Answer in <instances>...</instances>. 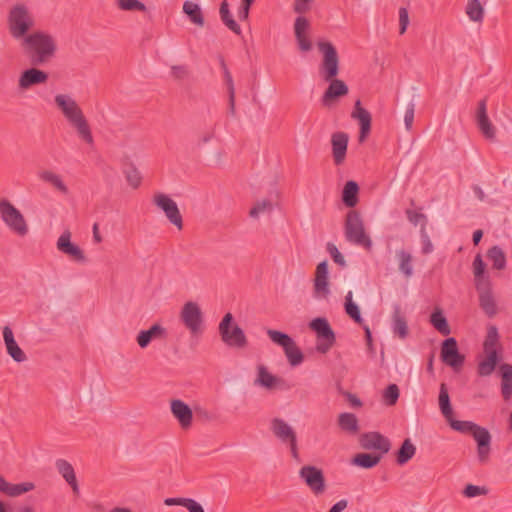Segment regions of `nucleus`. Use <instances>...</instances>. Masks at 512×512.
<instances>
[{"mask_svg": "<svg viewBox=\"0 0 512 512\" xmlns=\"http://www.w3.org/2000/svg\"><path fill=\"white\" fill-rule=\"evenodd\" d=\"M19 42L22 52L33 66L49 62L57 52L55 37L44 30L32 31Z\"/></svg>", "mask_w": 512, "mask_h": 512, "instance_id": "1", "label": "nucleus"}, {"mask_svg": "<svg viewBox=\"0 0 512 512\" xmlns=\"http://www.w3.org/2000/svg\"><path fill=\"white\" fill-rule=\"evenodd\" d=\"M54 102L68 124L75 130L78 138L87 145L93 146L92 129L76 100L69 94H57L54 97Z\"/></svg>", "mask_w": 512, "mask_h": 512, "instance_id": "2", "label": "nucleus"}, {"mask_svg": "<svg viewBox=\"0 0 512 512\" xmlns=\"http://www.w3.org/2000/svg\"><path fill=\"white\" fill-rule=\"evenodd\" d=\"M7 26L11 37L20 41L32 32L35 17L27 5L17 3L8 12Z\"/></svg>", "mask_w": 512, "mask_h": 512, "instance_id": "3", "label": "nucleus"}, {"mask_svg": "<svg viewBox=\"0 0 512 512\" xmlns=\"http://www.w3.org/2000/svg\"><path fill=\"white\" fill-rule=\"evenodd\" d=\"M502 347L496 326H490L483 342L484 358L478 362L477 373L481 377L490 376L500 362Z\"/></svg>", "mask_w": 512, "mask_h": 512, "instance_id": "4", "label": "nucleus"}, {"mask_svg": "<svg viewBox=\"0 0 512 512\" xmlns=\"http://www.w3.org/2000/svg\"><path fill=\"white\" fill-rule=\"evenodd\" d=\"M344 234L348 242L368 250L371 249L372 241L365 231L363 220L358 211L350 210L346 214Z\"/></svg>", "mask_w": 512, "mask_h": 512, "instance_id": "5", "label": "nucleus"}, {"mask_svg": "<svg viewBox=\"0 0 512 512\" xmlns=\"http://www.w3.org/2000/svg\"><path fill=\"white\" fill-rule=\"evenodd\" d=\"M0 219L11 232L19 237H24L29 232L24 215L6 198L0 199Z\"/></svg>", "mask_w": 512, "mask_h": 512, "instance_id": "6", "label": "nucleus"}, {"mask_svg": "<svg viewBox=\"0 0 512 512\" xmlns=\"http://www.w3.org/2000/svg\"><path fill=\"white\" fill-rule=\"evenodd\" d=\"M219 334L221 340L230 348L245 349L248 345L247 337L243 329L236 323L231 313H227L219 323Z\"/></svg>", "mask_w": 512, "mask_h": 512, "instance_id": "7", "label": "nucleus"}, {"mask_svg": "<svg viewBox=\"0 0 512 512\" xmlns=\"http://www.w3.org/2000/svg\"><path fill=\"white\" fill-rule=\"evenodd\" d=\"M317 47L323 56L319 65V74L324 81L333 80L338 76L340 69L338 52L328 41H319Z\"/></svg>", "mask_w": 512, "mask_h": 512, "instance_id": "8", "label": "nucleus"}, {"mask_svg": "<svg viewBox=\"0 0 512 512\" xmlns=\"http://www.w3.org/2000/svg\"><path fill=\"white\" fill-rule=\"evenodd\" d=\"M267 335L272 342L284 349V353L291 366L295 367L303 362L304 356L302 351L298 348L295 341L288 334L269 329L267 330Z\"/></svg>", "mask_w": 512, "mask_h": 512, "instance_id": "9", "label": "nucleus"}, {"mask_svg": "<svg viewBox=\"0 0 512 512\" xmlns=\"http://www.w3.org/2000/svg\"><path fill=\"white\" fill-rule=\"evenodd\" d=\"M309 327L317 336L316 350L323 354L327 353L336 340L328 320L322 317L315 318L309 323Z\"/></svg>", "mask_w": 512, "mask_h": 512, "instance_id": "10", "label": "nucleus"}, {"mask_svg": "<svg viewBox=\"0 0 512 512\" xmlns=\"http://www.w3.org/2000/svg\"><path fill=\"white\" fill-rule=\"evenodd\" d=\"M271 430L278 440L289 447L291 456L299 461L300 458L295 430L281 418L271 420Z\"/></svg>", "mask_w": 512, "mask_h": 512, "instance_id": "11", "label": "nucleus"}, {"mask_svg": "<svg viewBox=\"0 0 512 512\" xmlns=\"http://www.w3.org/2000/svg\"><path fill=\"white\" fill-rule=\"evenodd\" d=\"M180 320L192 335L203 332V313L196 302H186L180 312Z\"/></svg>", "mask_w": 512, "mask_h": 512, "instance_id": "12", "label": "nucleus"}, {"mask_svg": "<svg viewBox=\"0 0 512 512\" xmlns=\"http://www.w3.org/2000/svg\"><path fill=\"white\" fill-rule=\"evenodd\" d=\"M153 203L161 209L168 221L179 231L183 229V217L177 203L164 193H156L153 196Z\"/></svg>", "mask_w": 512, "mask_h": 512, "instance_id": "13", "label": "nucleus"}, {"mask_svg": "<svg viewBox=\"0 0 512 512\" xmlns=\"http://www.w3.org/2000/svg\"><path fill=\"white\" fill-rule=\"evenodd\" d=\"M299 477L305 482L315 496L326 491V481L323 471L313 465H305L299 470Z\"/></svg>", "mask_w": 512, "mask_h": 512, "instance_id": "14", "label": "nucleus"}, {"mask_svg": "<svg viewBox=\"0 0 512 512\" xmlns=\"http://www.w3.org/2000/svg\"><path fill=\"white\" fill-rule=\"evenodd\" d=\"M442 361L455 371L461 369L464 364L465 357L458 351L457 341L454 338H447L443 341L441 347Z\"/></svg>", "mask_w": 512, "mask_h": 512, "instance_id": "15", "label": "nucleus"}, {"mask_svg": "<svg viewBox=\"0 0 512 512\" xmlns=\"http://www.w3.org/2000/svg\"><path fill=\"white\" fill-rule=\"evenodd\" d=\"M360 446L365 450H378L379 454H386L391 448V443L388 438L379 432L363 433L359 437Z\"/></svg>", "mask_w": 512, "mask_h": 512, "instance_id": "16", "label": "nucleus"}, {"mask_svg": "<svg viewBox=\"0 0 512 512\" xmlns=\"http://www.w3.org/2000/svg\"><path fill=\"white\" fill-rule=\"evenodd\" d=\"M57 249L63 254L68 255L74 261L84 263L86 262V256L84 251L71 242V232L69 230H65L57 240L56 243Z\"/></svg>", "mask_w": 512, "mask_h": 512, "instance_id": "17", "label": "nucleus"}, {"mask_svg": "<svg viewBox=\"0 0 512 512\" xmlns=\"http://www.w3.org/2000/svg\"><path fill=\"white\" fill-rule=\"evenodd\" d=\"M349 136L345 132H335L331 135L332 158L336 166L346 160Z\"/></svg>", "mask_w": 512, "mask_h": 512, "instance_id": "18", "label": "nucleus"}, {"mask_svg": "<svg viewBox=\"0 0 512 512\" xmlns=\"http://www.w3.org/2000/svg\"><path fill=\"white\" fill-rule=\"evenodd\" d=\"M48 80V74L36 67L23 71L18 79V87L20 90H28L32 86L44 84Z\"/></svg>", "mask_w": 512, "mask_h": 512, "instance_id": "19", "label": "nucleus"}, {"mask_svg": "<svg viewBox=\"0 0 512 512\" xmlns=\"http://www.w3.org/2000/svg\"><path fill=\"white\" fill-rule=\"evenodd\" d=\"M477 126L482 135L488 140H494L496 129L487 115L486 99L479 101L476 113Z\"/></svg>", "mask_w": 512, "mask_h": 512, "instance_id": "20", "label": "nucleus"}, {"mask_svg": "<svg viewBox=\"0 0 512 512\" xmlns=\"http://www.w3.org/2000/svg\"><path fill=\"white\" fill-rule=\"evenodd\" d=\"M172 415L177 419L182 429H188L192 425L193 412L191 408L180 399H173L170 402Z\"/></svg>", "mask_w": 512, "mask_h": 512, "instance_id": "21", "label": "nucleus"}, {"mask_svg": "<svg viewBox=\"0 0 512 512\" xmlns=\"http://www.w3.org/2000/svg\"><path fill=\"white\" fill-rule=\"evenodd\" d=\"M314 293L318 298H326L330 294L328 281V263L320 262L315 271Z\"/></svg>", "mask_w": 512, "mask_h": 512, "instance_id": "22", "label": "nucleus"}, {"mask_svg": "<svg viewBox=\"0 0 512 512\" xmlns=\"http://www.w3.org/2000/svg\"><path fill=\"white\" fill-rule=\"evenodd\" d=\"M2 334L7 354L17 363L25 362L27 356L16 342L12 329L4 326Z\"/></svg>", "mask_w": 512, "mask_h": 512, "instance_id": "23", "label": "nucleus"}, {"mask_svg": "<svg viewBox=\"0 0 512 512\" xmlns=\"http://www.w3.org/2000/svg\"><path fill=\"white\" fill-rule=\"evenodd\" d=\"M353 119L358 120L360 125L359 142L362 143L368 137L371 130V114L362 107L361 101L358 99L355 102L354 109L351 113Z\"/></svg>", "mask_w": 512, "mask_h": 512, "instance_id": "24", "label": "nucleus"}, {"mask_svg": "<svg viewBox=\"0 0 512 512\" xmlns=\"http://www.w3.org/2000/svg\"><path fill=\"white\" fill-rule=\"evenodd\" d=\"M329 86L322 96V104L330 106L336 99L346 96L349 92L348 86L343 80L333 78L328 80Z\"/></svg>", "mask_w": 512, "mask_h": 512, "instance_id": "25", "label": "nucleus"}, {"mask_svg": "<svg viewBox=\"0 0 512 512\" xmlns=\"http://www.w3.org/2000/svg\"><path fill=\"white\" fill-rule=\"evenodd\" d=\"M479 294V306L483 312L489 317H494L498 310L495 298L492 293V287L490 285H484L475 287Z\"/></svg>", "mask_w": 512, "mask_h": 512, "instance_id": "26", "label": "nucleus"}, {"mask_svg": "<svg viewBox=\"0 0 512 512\" xmlns=\"http://www.w3.org/2000/svg\"><path fill=\"white\" fill-rule=\"evenodd\" d=\"M308 28L309 21L303 16H298L294 23V33L298 47L302 52H308L312 49V42L305 34Z\"/></svg>", "mask_w": 512, "mask_h": 512, "instance_id": "27", "label": "nucleus"}, {"mask_svg": "<svg viewBox=\"0 0 512 512\" xmlns=\"http://www.w3.org/2000/svg\"><path fill=\"white\" fill-rule=\"evenodd\" d=\"M165 335V328L160 324H154L148 330H141L136 337V341L139 347L144 349L148 347L153 340L162 339Z\"/></svg>", "mask_w": 512, "mask_h": 512, "instance_id": "28", "label": "nucleus"}, {"mask_svg": "<svg viewBox=\"0 0 512 512\" xmlns=\"http://www.w3.org/2000/svg\"><path fill=\"white\" fill-rule=\"evenodd\" d=\"M35 488L32 482H23L12 484L5 480L0 474V492L9 497H18L24 493L30 492Z\"/></svg>", "mask_w": 512, "mask_h": 512, "instance_id": "29", "label": "nucleus"}, {"mask_svg": "<svg viewBox=\"0 0 512 512\" xmlns=\"http://www.w3.org/2000/svg\"><path fill=\"white\" fill-rule=\"evenodd\" d=\"M55 466L59 474L70 485L74 494H79V486L73 466L65 459H58Z\"/></svg>", "mask_w": 512, "mask_h": 512, "instance_id": "30", "label": "nucleus"}, {"mask_svg": "<svg viewBox=\"0 0 512 512\" xmlns=\"http://www.w3.org/2000/svg\"><path fill=\"white\" fill-rule=\"evenodd\" d=\"M283 383V380L271 374L267 367L260 364L257 366V377L254 381L255 385L266 389H273Z\"/></svg>", "mask_w": 512, "mask_h": 512, "instance_id": "31", "label": "nucleus"}, {"mask_svg": "<svg viewBox=\"0 0 512 512\" xmlns=\"http://www.w3.org/2000/svg\"><path fill=\"white\" fill-rule=\"evenodd\" d=\"M219 63L220 67L223 71V77L225 84L227 86V92H228V102H229V113L232 116H235L236 114V108H235V87L232 75L225 63V60L222 56L219 57Z\"/></svg>", "mask_w": 512, "mask_h": 512, "instance_id": "32", "label": "nucleus"}, {"mask_svg": "<svg viewBox=\"0 0 512 512\" xmlns=\"http://www.w3.org/2000/svg\"><path fill=\"white\" fill-rule=\"evenodd\" d=\"M38 178L51 185L54 189L59 191L60 193L66 195L69 190L66 184L64 183L62 177L51 170H42L38 172Z\"/></svg>", "mask_w": 512, "mask_h": 512, "instance_id": "33", "label": "nucleus"}, {"mask_svg": "<svg viewBox=\"0 0 512 512\" xmlns=\"http://www.w3.org/2000/svg\"><path fill=\"white\" fill-rule=\"evenodd\" d=\"M501 376V394L504 400H509L512 396V365L503 363L499 366Z\"/></svg>", "mask_w": 512, "mask_h": 512, "instance_id": "34", "label": "nucleus"}, {"mask_svg": "<svg viewBox=\"0 0 512 512\" xmlns=\"http://www.w3.org/2000/svg\"><path fill=\"white\" fill-rule=\"evenodd\" d=\"M475 287L490 285L491 281L488 275L485 274L486 264L482 256L477 254L472 263Z\"/></svg>", "mask_w": 512, "mask_h": 512, "instance_id": "35", "label": "nucleus"}, {"mask_svg": "<svg viewBox=\"0 0 512 512\" xmlns=\"http://www.w3.org/2000/svg\"><path fill=\"white\" fill-rule=\"evenodd\" d=\"M438 404L442 415L445 417L446 420H450V418L453 416V409L451 406L448 387L445 383L440 384Z\"/></svg>", "mask_w": 512, "mask_h": 512, "instance_id": "36", "label": "nucleus"}, {"mask_svg": "<svg viewBox=\"0 0 512 512\" xmlns=\"http://www.w3.org/2000/svg\"><path fill=\"white\" fill-rule=\"evenodd\" d=\"M359 186L355 181H347L342 192V201L349 207L353 208L358 203Z\"/></svg>", "mask_w": 512, "mask_h": 512, "instance_id": "37", "label": "nucleus"}, {"mask_svg": "<svg viewBox=\"0 0 512 512\" xmlns=\"http://www.w3.org/2000/svg\"><path fill=\"white\" fill-rule=\"evenodd\" d=\"M392 329L395 335L401 339H405L408 336V325L405 317L401 314L400 309L397 307L392 317Z\"/></svg>", "mask_w": 512, "mask_h": 512, "instance_id": "38", "label": "nucleus"}, {"mask_svg": "<svg viewBox=\"0 0 512 512\" xmlns=\"http://www.w3.org/2000/svg\"><path fill=\"white\" fill-rule=\"evenodd\" d=\"M219 14L222 22L235 34H241V27L239 24L233 19L232 14L229 10V4L227 0H223L220 4Z\"/></svg>", "mask_w": 512, "mask_h": 512, "instance_id": "39", "label": "nucleus"}, {"mask_svg": "<svg viewBox=\"0 0 512 512\" xmlns=\"http://www.w3.org/2000/svg\"><path fill=\"white\" fill-rule=\"evenodd\" d=\"M338 425L350 434H356L359 431L358 419L353 413H341L338 417Z\"/></svg>", "mask_w": 512, "mask_h": 512, "instance_id": "40", "label": "nucleus"}, {"mask_svg": "<svg viewBox=\"0 0 512 512\" xmlns=\"http://www.w3.org/2000/svg\"><path fill=\"white\" fill-rule=\"evenodd\" d=\"M382 454L359 453L353 458V464L370 469L375 467L382 459Z\"/></svg>", "mask_w": 512, "mask_h": 512, "instance_id": "41", "label": "nucleus"}, {"mask_svg": "<svg viewBox=\"0 0 512 512\" xmlns=\"http://www.w3.org/2000/svg\"><path fill=\"white\" fill-rule=\"evenodd\" d=\"M183 11L188 15L190 21L198 26L204 25V17L198 4L192 1H186L183 4Z\"/></svg>", "mask_w": 512, "mask_h": 512, "instance_id": "42", "label": "nucleus"}, {"mask_svg": "<svg viewBox=\"0 0 512 512\" xmlns=\"http://www.w3.org/2000/svg\"><path fill=\"white\" fill-rule=\"evenodd\" d=\"M487 258L492 262L494 269L503 270L506 267V255L497 245L488 249Z\"/></svg>", "mask_w": 512, "mask_h": 512, "instance_id": "43", "label": "nucleus"}, {"mask_svg": "<svg viewBox=\"0 0 512 512\" xmlns=\"http://www.w3.org/2000/svg\"><path fill=\"white\" fill-rule=\"evenodd\" d=\"M416 453V447L411 442V440L405 439L397 452V463L399 465L406 464L409 460L413 458Z\"/></svg>", "mask_w": 512, "mask_h": 512, "instance_id": "44", "label": "nucleus"}, {"mask_svg": "<svg viewBox=\"0 0 512 512\" xmlns=\"http://www.w3.org/2000/svg\"><path fill=\"white\" fill-rule=\"evenodd\" d=\"M465 12L473 22L481 23L484 19V8L479 0H468Z\"/></svg>", "mask_w": 512, "mask_h": 512, "instance_id": "45", "label": "nucleus"}, {"mask_svg": "<svg viewBox=\"0 0 512 512\" xmlns=\"http://www.w3.org/2000/svg\"><path fill=\"white\" fill-rule=\"evenodd\" d=\"M397 258L399 261V270L404 274L406 278H409L413 274L412 255L405 251H397Z\"/></svg>", "mask_w": 512, "mask_h": 512, "instance_id": "46", "label": "nucleus"}, {"mask_svg": "<svg viewBox=\"0 0 512 512\" xmlns=\"http://www.w3.org/2000/svg\"><path fill=\"white\" fill-rule=\"evenodd\" d=\"M430 322L442 335L447 336L450 334L451 330L448 322L440 310H436L431 314Z\"/></svg>", "mask_w": 512, "mask_h": 512, "instance_id": "47", "label": "nucleus"}, {"mask_svg": "<svg viewBox=\"0 0 512 512\" xmlns=\"http://www.w3.org/2000/svg\"><path fill=\"white\" fill-rule=\"evenodd\" d=\"M345 312L351 317L356 323L363 324V319L360 314L359 307L352 300V292L349 291L345 296Z\"/></svg>", "mask_w": 512, "mask_h": 512, "instance_id": "48", "label": "nucleus"}, {"mask_svg": "<svg viewBox=\"0 0 512 512\" xmlns=\"http://www.w3.org/2000/svg\"><path fill=\"white\" fill-rule=\"evenodd\" d=\"M116 6L119 10L127 12H146L147 10L145 4L139 0H116Z\"/></svg>", "mask_w": 512, "mask_h": 512, "instance_id": "49", "label": "nucleus"}, {"mask_svg": "<svg viewBox=\"0 0 512 512\" xmlns=\"http://www.w3.org/2000/svg\"><path fill=\"white\" fill-rule=\"evenodd\" d=\"M400 391L396 384H390L383 391L382 399L385 405L394 406L399 398Z\"/></svg>", "mask_w": 512, "mask_h": 512, "instance_id": "50", "label": "nucleus"}, {"mask_svg": "<svg viewBox=\"0 0 512 512\" xmlns=\"http://www.w3.org/2000/svg\"><path fill=\"white\" fill-rule=\"evenodd\" d=\"M475 441L477 442V446H489L491 443V435L489 431L481 427L479 425H476L473 432L471 433Z\"/></svg>", "mask_w": 512, "mask_h": 512, "instance_id": "51", "label": "nucleus"}, {"mask_svg": "<svg viewBox=\"0 0 512 512\" xmlns=\"http://www.w3.org/2000/svg\"><path fill=\"white\" fill-rule=\"evenodd\" d=\"M273 209V204L270 200L264 199L258 201L249 211V215L252 218H258L261 213L270 212Z\"/></svg>", "mask_w": 512, "mask_h": 512, "instance_id": "52", "label": "nucleus"}, {"mask_svg": "<svg viewBox=\"0 0 512 512\" xmlns=\"http://www.w3.org/2000/svg\"><path fill=\"white\" fill-rule=\"evenodd\" d=\"M447 421L450 423L452 429L461 433H472L477 425L470 421L453 420L452 417Z\"/></svg>", "mask_w": 512, "mask_h": 512, "instance_id": "53", "label": "nucleus"}, {"mask_svg": "<svg viewBox=\"0 0 512 512\" xmlns=\"http://www.w3.org/2000/svg\"><path fill=\"white\" fill-rule=\"evenodd\" d=\"M488 493V489L484 486H476L473 484H468L463 490V495L467 498H473L480 495H486Z\"/></svg>", "mask_w": 512, "mask_h": 512, "instance_id": "54", "label": "nucleus"}, {"mask_svg": "<svg viewBox=\"0 0 512 512\" xmlns=\"http://www.w3.org/2000/svg\"><path fill=\"white\" fill-rule=\"evenodd\" d=\"M326 249L336 264H338L341 267L346 266V261H345L343 255L339 252V250L335 244L330 243V242L327 243Z\"/></svg>", "mask_w": 512, "mask_h": 512, "instance_id": "55", "label": "nucleus"}, {"mask_svg": "<svg viewBox=\"0 0 512 512\" xmlns=\"http://www.w3.org/2000/svg\"><path fill=\"white\" fill-rule=\"evenodd\" d=\"M126 179L130 186L137 188L141 183L142 177L140 172L135 167H131L126 171Z\"/></svg>", "mask_w": 512, "mask_h": 512, "instance_id": "56", "label": "nucleus"}, {"mask_svg": "<svg viewBox=\"0 0 512 512\" xmlns=\"http://www.w3.org/2000/svg\"><path fill=\"white\" fill-rule=\"evenodd\" d=\"M315 0H294L293 10L295 13L302 16L311 9V5Z\"/></svg>", "mask_w": 512, "mask_h": 512, "instance_id": "57", "label": "nucleus"}, {"mask_svg": "<svg viewBox=\"0 0 512 512\" xmlns=\"http://www.w3.org/2000/svg\"><path fill=\"white\" fill-rule=\"evenodd\" d=\"M405 213H406L407 219L413 225L416 226L420 222H422V225H424V227L426 226L427 218L423 213H420V212H417V211H414L411 209H407Z\"/></svg>", "mask_w": 512, "mask_h": 512, "instance_id": "58", "label": "nucleus"}, {"mask_svg": "<svg viewBox=\"0 0 512 512\" xmlns=\"http://www.w3.org/2000/svg\"><path fill=\"white\" fill-rule=\"evenodd\" d=\"M409 25V13L407 8L400 7L399 9V33L402 35L406 32Z\"/></svg>", "mask_w": 512, "mask_h": 512, "instance_id": "59", "label": "nucleus"}, {"mask_svg": "<svg viewBox=\"0 0 512 512\" xmlns=\"http://www.w3.org/2000/svg\"><path fill=\"white\" fill-rule=\"evenodd\" d=\"M414 114H415V104L413 102H410L407 105L405 115H404V123L405 128L409 131L412 128L413 121H414Z\"/></svg>", "mask_w": 512, "mask_h": 512, "instance_id": "60", "label": "nucleus"}, {"mask_svg": "<svg viewBox=\"0 0 512 512\" xmlns=\"http://www.w3.org/2000/svg\"><path fill=\"white\" fill-rule=\"evenodd\" d=\"M421 242H422V253L429 254L433 251V244L426 232V228L422 225L421 228Z\"/></svg>", "mask_w": 512, "mask_h": 512, "instance_id": "61", "label": "nucleus"}, {"mask_svg": "<svg viewBox=\"0 0 512 512\" xmlns=\"http://www.w3.org/2000/svg\"><path fill=\"white\" fill-rule=\"evenodd\" d=\"M183 507H185L189 512H205L202 505L192 498H186L185 503H183Z\"/></svg>", "mask_w": 512, "mask_h": 512, "instance_id": "62", "label": "nucleus"}, {"mask_svg": "<svg viewBox=\"0 0 512 512\" xmlns=\"http://www.w3.org/2000/svg\"><path fill=\"white\" fill-rule=\"evenodd\" d=\"M171 75L175 79H184L188 75V70L184 65H174L171 67Z\"/></svg>", "mask_w": 512, "mask_h": 512, "instance_id": "63", "label": "nucleus"}, {"mask_svg": "<svg viewBox=\"0 0 512 512\" xmlns=\"http://www.w3.org/2000/svg\"><path fill=\"white\" fill-rule=\"evenodd\" d=\"M477 454H478L479 461L481 463H485L489 458L490 445L489 446H478Z\"/></svg>", "mask_w": 512, "mask_h": 512, "instance_id": "64", "label": "nucleus"}]
</instances>
